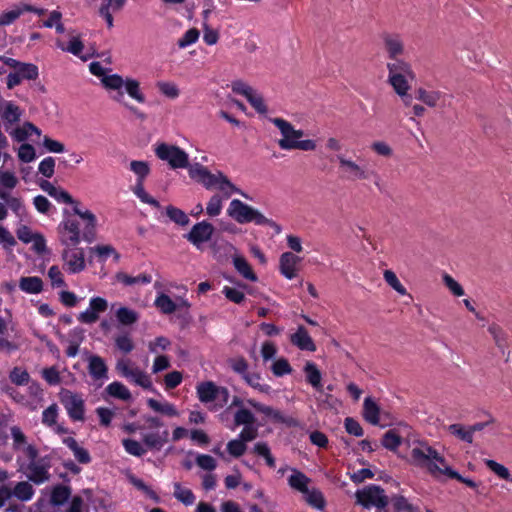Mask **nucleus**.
<instances>
[{
    "label": "nucleus",
    "mask_w": 512,
    "mask_h": 512,
    "mask_svg": "<svg viewBox=\"0 0 512 512\" xmlns=\"http://www.w3.org/2000/svg\"><path fill=\"white\" fill-rule=\"evenodd\" d=\"M39 76L38 68L32 63H23L18 68L14 69L7 76V88L13 89L19 85L23 80H35Z\"/></svg>",
    "instance_id": "nucleus-16"
},
{
    "label": "nucleus",
    "mask_w": 512,
    "mask_h": 512,
    "mask_svg": "<svg viewBox=\"0 0 512 512\" xmlns=\"http://www.w3.org/2000/svg\"><path fill=\"white\" fill-rule=\"evenodd\" d=\"M64 268L72 274L83 271L86 267L85 254L82 248L76 246H65L62 252Z\"/></svg>",
    "instance_id": "nucleus-13"
},
{
    "label": "nucleus",
    "mask_w": 512,
    "mask_h": 512,
    "mask_svg": "<svg viewBox=\"0 0 512 512\" xmlns=\"http://www.w3.org/2000/svg\"><path fill=\"white\" fill-rule=\"evenodd\" d=\"M303 494L305 495V500L309 505H311L317 509H322L324 507V504H325L324 498H323L322 493L319 490L307 489V492H304Z\"/></svg>",
    "instance_id": "nucleus-58"
},
{
    "label": "nucleus",
    "mask_w": 512,
    "mask_h": 512,
    "mask_svg": "<svg viewBox=\"0 0 512 512\" xmlns=\"http://www.w3.org/2000/svg\"><path fill=\"white\" fill-rule=\"evenodd\" d=\"M115 316L117 321L123 326H131L139 320V313L126 306L119 307L115 312Z\"/></svg>",
    "instance_id": "nucleus-35"
},
{
    "label": "nucleus",
    "mask_w": 512,
    "mask_h": 512,
    "mask_svg": "<svg viewBox=\"0 0 512 512\" xmlns=\"http://www.w3.org/2000/svg\"><path fill=\"white\" fill-rule=\"evenodd\" d=\"M215 178V186H217L218 189L223 192L225 198H229L232 193H238L245 196V194L233 183H231V181L223 173L218 172L215 175Z\"/></svg>",
    "instance_id": "nucleus-36"
},
{
    "label": "nucleus",
    "mask_w": 512,
    "mask_h": 512,
    "mask_svg": "<svg viewBox=\"0 0 512 512\" xmlns=\"http://www.w3.org/2000/svg\"><path fill=\"white\" fill-rule=\"evenodd\" d=\"M155 153L173 169L188 167V154L178 146L162 143L157 146Z\"/></svg>",
    "instance_id": "nucleus-10"
},
{
    "label": "nucleus",
    "mask_w": 512,
    "mask_h": 512,
    "mask_svg": "<svg viewBox=\"0 0 512 512\" xmlns=\"http://www.w3.org/2000/svg\"><path fill=\"white\" fill-rule=\"evenodd\" d=\"M59 408L56 403L51 404L42 412V423L47 427H53L57 423Z\"/></svg>",
    "instance_id": "nucleus-53"
},
{
    "label": "nucleus",
    "mask_w": 512,
    "mask_h": 512,
    "mask_svg": "<svg viewBox=\"0 0 512 512\" xmlns=\"http://www.w3.org/2000/svg\"><path fill=\"white\" fill-rule=\"evenodd\" d=\"M115 347L124 354L133 351L135 345L128 333L119 334L114 338Z\"/></svg>",
    "instance_id": "nucleus-46"
},
{
    "label": "nucleus",
    "mask_w": 512,
    "mask_h": 512,
    "mask_svg": "<svg viewBox=\"0 0 512 512\" xmlns=\"http://www.w3.org/2000/svg\"><path fill=\"white\" fill-rule=\"evenodd\" d=\"M228 363L231 369L241 375L242 378L249 373L248 362L243 357L231 358L228 360Z\"/></svg>",
    "instance_id": "nucleus-63"
},
{
    "label": "nucleus",
    "mask_w": 512,
    "mask_h": 512,
    "mask_svg": "<svg viewBox=\"0 0 512 512\" xmlns=\"http://www.w3.org/2000/svg\"><path fill=\"white\" fill-rule=\"evenodd\" d=\"M244 381L253 389L259 391L260 393L268 394L271 390V387L268 384H264L261 382V376L258 373H248L244 376Z\"/></svg>",
    "instance_id": "nucleus-44"
},
{
    "label": "nucleus",
    "mask_w": 512,
    "mask_h": 512,
    "mask_svg": "<svg viewBox=\"0 0 512 512\" xmlns=\"http://www.w3.org/2000/svg\"><path fill=\"white\" fill-rule=\"evenodd\" d=\"M154 305L163 314H172L177 310V305L164 293H161L156 297Z\"/></svg>",
    "instance_id": "nucleus-42"
},
{
    "label": "nucleus",
    "mask_w": 512,
    "mask_h": 512,
    "mask_svg": "<svg viewBox=\"0 0 512 512\" xmlns=\"http://www.w3.org/2000/svg\"><path fill=\"white\" fill-rule=\"evenodd\" d=\"M3 106L4 108L0 115L3 120L4 128L8 132L12 124L20 121L22 110L11 101H4Z\"/></svg>",
    "instance_id": "nucleus-20"
},
{
    "label": "nucleus",
    "mask_w": 512,
    "mask_h": 512,
    "mask_svg": "<svg viewBox=\"0 0 512 512\" xmlns=\"http://www.w3.org/2000/svg\"><path fill=\"white\" fill-rule=\"evenodd\" d=\"M414 79L415 77L393 76L388 77V83L393 87L396 94L403 98L410 89L409 82Z\"/></svg>",
    "instance_id": "nucleus-39"
},
{
    "label": "nucleus",
    "mask_w": 512,
    "mask_h": 512,
    "mask_svg": "<svg viewBox=\"0 0 512 512\" xmlns=\"http://www.w3.org/2000/svg\"><path fill=\"white\" fill-rule=\"evenodd\" d=\"M9 378L12 383L18 386L26 385L30 381V375L21 367H14L9 374Z\"/></svg>",
    "instance_id": "nucleus-55"
},
{
    "label": "nucleus",
    "mask_w": 512,
    "mask_h": 512,
    "mask_svg": "<svg viewBox=\"0 0 512 512\" xmlns=\"http://www.w3.org/2000/svg\"><path fill=\"white\" fill-rule=\"evenodd\" d=\"M125 4L126 0H102L99 15L105 19L108 28H112L114 25L112 12L120 11Z\"/></svg>",
    "instance_id": "nucleus-22"
},
{
    "label": "nucleus",
    "mask_w": 512,
    "mask_h": 512,
    "mask_svg": "<svg viewBox=\"0 0 512 512\" xmlns=\"http://www.w3.org/2000/svg\"><path fill=\"white\" fill-rule=\"evenodd\" d=\"M387 63V70H388V77L393 76H405V77H415V74L412 70L411 65L399 58L396 59H390Z\"/></svg>",
    "instance_id": "nucleus-25"
},
{
    "label": "nucleus",
    "mask_w": 512,
    "mask_h": 512,
    "mask_svg": "<svg viewBox=\"0 0 512 512\" xmlns=\"http://www.w3.org/2000/svg\"><path fill=\"white\" fill-rule=\"evenodd\" d=\"M488 332L492 336L495 345L500 350H504L507 346V334L506 332L496 323H492L488 327Z\"/></svg>",
    "instance_id": "nucleus-41"
},
{
    "label": "nucleus",
    "mask_w": 512,
    "mask_h": 512,
    "mask_svg": "<svg viewBox=\"0 0 512 512\" xmlns=\"http://www.w3.org/2000/svg\"><path fill=\"white\" fill-rule=\"evenodd\" d=\"M8 132L17 142L25 141L32 133H35L37 136L41 135V131L31 122H25L21 127L9 130Z\"/></svg>",
    "instance_id": "nucleus-34"
},
{
    "label": "nucleus",
    "mask_w": 512,
    "mask_h": 512,
    "mask_svg": "<svg viewBox=\"0 0 512 512\" xmlns=\"http://www.w3.org/2000/svg\"><path fill=\"white\" fill-rule=\"evenodd\" d=\"M380 37L388 59H396L404 55L405 44L400 34L383 32Z\"/></svg>",
    "instance_id": "nucleus-15"
},
{
    "label": "nucleus",
    "mask_w": 512,
    "mask_h": 512,
    "mask_svg": "<svg viewBox=\"0 0 512 512\" xmlns=\"http://www.w3.org/2000/svg\"><path fill=\"white\" fill-rule=\"evenodd\" d=\"M34 496L33 486L30 481H21L16 483L11 490V497H15L22 502L30 501Z\"/></svg>",
    "instance_id": "nucleus-33"
},
{
    "label": "nucleus",
    "mask_w": 512,
    "mask_h": 512,
    "mask_svg": "<svg viewBox=\"0 0 512 512\" xmlns=\"http://www.w3.org/2000/svg\"><path fill=\"white\" fill-rule=\"evenodd\" d=\"M166 214L171 221L180 226H187L190 222L187 214L183 210L172 205L166 207Z\"/></svg>",
    "instance_id": "nucleus-43"
},
{
    "label": "nucleus",
    "mask_w": 512,
    "mask_h": 512,
    "mask_svg": "<svg viewBox=\"0 0 512 512\" xmlns=\"http://www.w3.org/2000/svg\"><path fill=\"white\" fill-rule=\"evenodd\" d=\"M410 457L412 465L426 469L434 477L445 475V468H449L445 458L425 442L416 444L411 449Z\"/></svg>",
    "instance_id": "nucleus-2"
},
{
    "label": "nucleus",
    "mask_w": 512,
    "mask_h": 512,
    "mask_svg": "<svg viewBox=\"0 0 512 512\" xmlns=\"http://www.w3.org/2000/svg\"><path fill=\"white\" fill-rule=\"evenodd\" d=\"M336 159L339 163L340 172L347 180L360 181L375 179V184L378 185L377 180H379L380 177L376 171L369 169L367 166L358 164L347 158L344 154H338Z\"/></svg>",
    "instance_id": "nucleus-6"
},
{
    "label": "nucleus",
    "mask_w": 512,
    "mask_h": 512,
    "mask_svg": "<svg viewBox=\"0 0 512 512\" xmlns=\"http://www.w3.org/2000/svg\"><path fill=\"white\" fill-rule=\"evenodd\" d=\"M233 265L240 275L245 279L256 282L258 280L257 275L253 272L248 261L241 255L233 256Z\"/></svg>",
    "instance_id": "nucleus-32"
},
{
    "label": "nucleus",
    "mask_w": 512,
    "mask_h": 512,
    "mask_svg": "<svg viewBox=\"0 0 512 512\" xmlns=\"http://www.w3.org/2000/svg\"><path fill=\"white\" fill-rule=\"evenodd\" d=\"M236 425L250 426L255 422V417L248 409H239L234 415Z\"/></svg>",
    "instance_id": "nucleus-62"
},
{
    "label": "nucleus",
    "mask_w": 512,
    "mask_h": 512,
    "mask_svg": "<svg viewBox=\"0 0 512 512\" xmlns=\"http://www.w3.org/2000/svg\"><path fill=\"white\" fill-rule=\"evenodd\" d=\"M90 72L101 78V83L108 91H114L115 94L111 96L112 100L117 103H123V89L126 93L138 103H144L146 97L141 91L140 83L133 78L124 79L119 74L106 75V69L99 62H92L89 65Z\"/></svg>",
    "instance_id": "nucleus-1"
},
{
    "label": "nucleus",
    "mask_w": 512,
    "mask_h": 512,
    "mask_svg": "<svg viewBox=\"0 0 512 512\" xmlns=\"http://www.w3.org/2000/svg\"><path fill=\"white\" fill-rule=\"evenodd\" d=\"M447 429L452 435L456 436L462 441H465L467 443L473 442V437L471 436V431H469V428L466 429L461 424H451L448 426Z\"/></svg>",
    "instance_id": "nucleus-57"
},
{
    "label": "nucleus",
    "mask_w": 512,
    "mask_h": 512,
    "mask_svg": "<svg viewBox=\"0 0 512 512\" xmlns=\"http://www.w3.org/2000/svg\"><path fill=\"white\" fill-rule=\"evenodd\" d=\"M271 370L273 374L277 377L284 376L286 374H290L292 372V368L285 358L277 359L271 366Z\"/></svg>",
    "instance_id": "nucleus-64"
},
{
    "label": "nucleus",
    "mask_w": 512,
    "mask_h": 512,
    "mask_svg": "<svg viewBox=\"0 0 512 512\" xmlns=\"http://www.w3.org/2000/svg\"><path fill=\"white\" fill-rule=\"evenodd\" d=\"M384 280L392 287L396 292L401 295H407L406 288L401 284L397 275L392 270H385L383 273Z\"/></svg>",
    "instance_id": "nucleus-54"
},
{
    "label": "nucleus",
    "mask_w": 512,
    "mask_h": 512,
    "mask_svg": "<svg viewBox=\"0 0 512 512\" xmlns=\"http://www.w3.org/2000/svg\"><path fill=\"white\" fill-rule=\"evenodd\" d=\"M88 371L94 380H106L108 378V367L100 356L91 355L88 358Z\"/></svg>",
    "instance_id": "nucleus-21"
},
{
    "label": "nucleus",
    "mask_w": 512,
    "mask_h": 512,
    "mask_svg": "<svg viewBox=\"0 0 512 512\" xmlns=\"http://www.w3.org/2000/svg\"><path fill=\"white\" fill-rule=\"evenodd\" d=\"M19 288L27 294H38L43 290V281L37 276L21 277Z\"/></svg>",
    "instance_id": "nucleus-31"
},
{
    "label": "nucleus",
    "mask_w": 512,
    "mask_h": 512,
    "mask_svg": "<svg viewBox=\"0 0 512 512\" xmlns=\"http://www.w3.org/2000/svg\"><path fill=\"white\" fill-rule=\"evenodd\" d=\"M310 479L301 471L292 469V474L288 478V484L291 488L304 493L307 492Z\"/></svg>",
    "instance_id": "nucleus-37"
},
{
    "label": "nucleus",
    "mask_w": 512,
    "mask_h": 512,
    "mask_svg": "<svg viewBox=\"0 0 512 512\" xmlns=\"http://www.w3.org/2000/svg\"><path fill=\"white\" fill-rule=\"evenodd\" d=\"M213 233L214 226L204 220L193 225L191 230L184 235V238L197 249H201L204 243L211 240Z\"/></svg>",
    "instance_id": "nucleus-14"
},
{
    "label": "nucleus",
    "mask_w": 512,
    "mask_h": 512,
    "mask_svg": "<svg viewBox=\"0 0 512 512\" xmlns=\"http://www.w3.org/2000/svg\"><path fill=\"white\" fill-rule=\"evenodd\" d=\"M301 257L292 252H284L279 258L280 273L287 279L291 280L298 275Z\"/></svg>",
    "instance_id": "nucleus-17"
},
{
    "label": "nucleus",
    "mask_w": 512,
    "mask_h": 512,
    "mask_svg": "<svg viewBox=\"0 0 512 512\" xmlns=\"http://www.w3.org/2000/svg\"><path fill=\"white\" fill-rule=\"evenodd\" d=\"M58 397L72 421H85V400L81 394L69 389H61Z\"/></svg>",
    "instance_id": "nucleus-7"
},
{
    "label": "nucleus",
    "mask_w": 512,
    "mask_h": 512,
    "mask_svg": "<svg viewBox=\"0 0 512 512\" xmlns=\"http://www.w3.org/2000/svg\"><path fill=\"white\" fill-rule=\"evenodd\" d=\"M63 443L73 452L75 459L81 464H88L91 461L89 452L81 447L73 437H66Z\"/></svg>",
    "instance_id": "nucleus-30"
},
{
    "label": "nucleus",
    "mask_w": 512,
    "mask_h": 512,
    "mask_svg": "<svg viewBox=\"0 0 512 512\" xmlns=\"http://www.w3.org/2000/svg\"><path fill=\"white\" fill-rule=\"evenodd\" d=\"M227 214L239 224L254 222L257 225H264L268 223V219L261 212L239 199H233L230 202Z\"/></svg>",
    "instance_id": "nucleus-5"
},
{
    "label": "nucleus",
    "mask_w": 512,
    "mask_h": 512,
    "mask_svg": "<svg viewBox=\"0 0 512 512\" xmlns=\"http://www.w3.org/2000/svg\"><path fill=\"white\" fill-rule=\"evenodd\" d=\"M247 403L251 407L255 408L258 412L263 413L264 415L270 417L271 419H273L276 422L285 423L290 426L295 424V420L293 418L285 417L279 410H276L271 406L263 405V404L255 401L254 399H248Z\"/></svg>",
    "instance_id": "nucleus-19"
},
{
    "label": "nucleus",
    "mask_w": 512,
    "mask_h": 512,
    "mask_svg": "<svg viewBox=\"0 0 512 512\" xmlns=\"http://www.w3.org/2000/svg\"><path fill=\"white\" fill-rule=\"evenodd\" d=\"M105 391L110 395L111 397L123 400V401H129L132 398L131 392L129 389L122 384L121 382H112L110 383Z\"/></svg>",
    "instance_id": "nucleus-40"
},
{
    "label": "nucleus",
    "mask_w": 512,
    "mask_h": 512,
    "mask_svg": "<svg viewBox=\"0 0 512 512\" xmlns=\"http://www.w3.org/2000/svg\"><path fill=\"white\" fill-rule=\"evenodd\" d=\"M446 94L438 90L419 88L416 98L429 107L444 106Z\"/></svg>",
    "instance_id": "nucleus-23"
},
{
    "label": "nucleus",
    "mask_w": 512,
    "mask_h": 512,
    "mask_svg": "<svg viewBox=\"0 0 512 512\" xmlns=\"http://www.w3.org/2000/svg\"><path fill=\"white\" fill-rule=\"evenodd\" d=\"M189 172V176L202 183L207 189H210L215 186L216 174H212L206 167L202 166L199 163L189 164L186 167Z\"/></svg>",
    "instance_id": "nucleus-18"
},
{
    "label": "nucleus",
    "mask_w": 512,
    "mask_h": 512,
    "mask_svg": "<svg viewBox=\"0 0 512 512\" xmlns=\"http://www.w3.org/2000/svg\"><path fill=\"white\" fill-rule=\"evenodd\" d=\"M355 496L357 503L365 508L374 506L378 509H384L388 504V497L385 491L377 485H369L363 490H358Z\"/></svg>",
    "instance_id": "nucleus-9"
},
{
    "label": "nucleus",
    "mask_w": 512,
    "mask_h": 512,
    "mask_svg": "<svg viewBox=\"0 0 512 512\" xmlns=\"http://www.w3.org/2000/svg\"><path fill=\"white\" fill-rule=\"evenodd\" d=\"M306 381L318 392H322L323 385L321 383L322 374L315 363L307 361L304 365Z\"/></svg>",
    "instance_id": "nucleus-26"
},
{
    "label": "nucleus",
    "mask_w": 512,
    "mask_h": 512,
    "mask_svg": "<svg viewBox=\"0 0 512 512\" xmlns=\"http://www.w3.org/2000/svg\"><path fill=\"white\" fill-rule=\"evenodd\" d=\"M50 197L54 198L58 202L74 205L73 212L83 220L87 221L85 232L83 233V239L89 243L92 242L95 235L97 222L96 216L89 210L81 211L78 208L79 202L74 200L73 197L61 187H57Z\"/></svg>",
    "instance_id": "nucleus-4"
},
{
    "label": "nucleus",
    "mask_w": 512,
    "mask_h": 512,
    "mask_svg": "<svg viewBox=\"0 0 512 512\" xmlns=\"http://www.w3.org/2000/svg\"><path fill=\"white\" fill-rule=\"evenodd\" d=\"M271 122L280 130L282 138L278 140V145L283 150L295 149L297 141L302 138L304 132L296 130L290 122L282 118H272Z\"/></svg>",
    "instance_id": "nucleus-11"
},
{
    "label": "nucleus",
    "mask_w": 512,
    "mask_h": 512,
    "mask_svg": "<svg viewBox=\"0 0 512 512\" xmlns=\"http://www.w3.org/2000/svg\"><path fill=\"white\" fill-rule=\"evenodd\" d=\"M117 372L130 382L144 388L151 389L152 381L150 376L135 365L129 359H119L116 363Z\"/></svg>",
    "instance_id": "nucleus-8"
},
{
    "label": "nucleus",
    "mask_w": 512,
    "mask_h": 512,
    "mask_svg": "<svg viewBox=\"0 0 512 512\" xmlns=\"http://www.w3.org/2000/svg\"><path fill=\"white\" fill-rule=\"evenodd\" d=\"M59 239L64 246H77L81 240L80 225L76 219L65 217L58 226Z\"/></svg>",
    "instance_id": "nucleus-12"
},
{
    "label": "nucleus",
    "mask_w": 512,
    "mask_h": 512,
    "mask_svg": "<svg viewBox=\"0 0 512 512\" xmlns=\"http://www.w3.org/2000/svg\"><path fill=\"white\" fill-rule=\"evenodd\" d=\"M485 464L499 478L512 482V476L508 468H506L504 465L491 459H486Z\"/></svg>",
    "instance_id": "nucleus-51"
},
{
    "label": "nucleus",
    "mask_w": 512,
    "mask_h": 512,
    "mask_svg": "<svg viewBox=\"0 0 512 512\" xmlns=\"http://www.w3.org/2000/svg\"><path fill=\"white\" fill-rule=\"evenodd\" d=\"M401 444V437L395 430L387 431L382 438V445L389 450H396Z\"/></svg>",
    "instance_id": "nucleus-59"
},
{
    "label": "nucleus",
    "mask_w": 512,
    "mask_h": 512,
    "mask_svg": "<svg viewBox=\"0 0 512 512\" xmlns=\"http://www.w3.org/2000/svg\"><path fill=\"white\" fill-rule=\"evenodd\" d=\"M218 386L212 381L201 382L197 385V395L202 403L216 401Z\"/></svg>",
    "instance_id": "nucleus-29"
},
{
    "label": "nucleus",
    "mask_w": 512,
    "mask_h": 512,
    "mask_svg": "<svg viewBox=\"0 0 512 512\" xmlns=\"http://www.w3.org/2000/svg\"><path fill=\"white\" fill-rule=\"evenodd\" d=\"M115 277L118 282L123 283L126 286H131V285L138 284V283L146 284V283L151 282V276L147 275V274H142V275L133 277V276L127 275L126 273L118 272Z\"/></svg>",
    "instance_id": "nucleus-45"
},
{
    "label": "nucleus",
    "mask_w": 512,
    "mask_h": 512,
    "mask_svg": "<svg viewBox=\"0 0 512 512\" xmlns=\"http://www.w3.org/2000/svg\"><path fill=\"white\" fill-rule=\"evenodd\" d=\"M147 403H148L149 407L156 412H160V413H163L168 416H177L178 415V412L175 409V407L168 402L160 403L159 401L151 398L147 401Z\"/></svg>",
    "instance_id": "nucleus-50"
},
{
    "label": "nucleus",
    "mask_w": 512,
    "mask_h": 512,
    "mask_svg": "<svg viewBox=\"0 0 512 512\" xmlns=\"http://www.w3.org/2000/svg\"><path fill=\"white\" fill-rule=\"evenodd\" d=\"M174 497L184 505H192L195 496L190 489L182 488L180 483H174Z\"/></svg>",
    "instance_id": "nucleus-48"
},
{
    "label": "nucleus",
    "mask_w": 512,
    "mask_h": 512,
    "mask_svg": "<svg viewBox=\"0 0 512 512\" xmlns=\"http://www.w3.org/2000/svg\"><path fill=\"white\" fill-rule=\"evenodd\" d=\"M246 99L258 113L264 114L267 112V106L265 105L264 99L256 90L249 94Z\"/></svg>",
    "instance_id": "nucleus-61"
},
{
    "label": "nucleus",
    "mask_w": 512,
    "mask_h": 512,
    "mask_svg": "<svg viewBox=\"0 0 512 512\" xmlns=\"http://www.w3.org/2000/svg\"><path fill=\"white\" fill-rule=\"evenodd\" d=\"M23 451L30 459L24 470L27 479L36 485L48 482L51 478L49 461L45 458L37 459L38 450L33 445H27Z\"/></svg>",
    "instance_id": "nucleus-3"
},
{
    "label": "nucleus",
    "mask_w": 512,
    "mask_h": 512,
    "mask_svg": "<svg viewBox=\"0 0 512 512\" xmlns=\"http://www.w3.org/2000/svg\"><path fill=\"white\" fill-rule=\"evenodd\" d=\"M290 341L293 345L298 347L300 350H306L314 352L316 345L312 338L308 334L307 330L303 326H299L297 331L290 336Z\"/></svg>",
    "instance_id": "nucleus-24"
},
{
    "label": "nucleus",
    "mask_w": 512,
    "mask_h": 512,
    "mask_svg": "<svg viewBox=\"0 0 512 512\" xmlns=\"http://www.w3.org/2000/svg\"><path fill=\"white\" fill-rule=\"evenodd\" d=\"M57 47L63 51H67L75 56L81 57V52L84 49L83 42L78 36L72 37L68 43V46H64L62 42H57Z\"/></svg>",
    "instance_id": "nucleus-49"
},
{
    "label": "nucleus",
    "mask_w": 512,
    "mask_h": 512,
    "mask_svg": "<svg viewBox=\"0 0 512 512\" xmlns=\"http://www.w3.org/2000/svg\"><path fill=\"white\" fill-rule=\"evenodd\" d=\"M135 195L143 202L149 205L154 206L155 208H160V203L150 196L144 189L143 181H137L134 189Z\"/></svg>",
    "instance_id": "nucleus-52"
},
{
    "label": "nucleus",
    "mask_w": 512,
    "mask_h": 512,
    "mask_svg": "<svg viewBox=\"0 0 512 512\" xmlns=\"http://www.w3.org/2000/svg\"><path fill=\"white\" fill-rule=\"evenodd\" d=\"M200 32L196 28H190L187 30L184 35L178 39L177 45L179 48L184 49L194 43H196L199 39Z\"/></svg>",
    "instance_id": "nucleus-56"
},
{
    "label": "nucleus",
    "mask_w": 512,
    "mask_h": 512,
    "mask_svg": "<svg viewBox=\"0 0 512 512\" xmlns=\"http://www.w3.org/2000/svg\"><path fill=\"white\" fill-rule=\"evenodd\" d=\"M379 413V406L372 400V398H365L363 404V416L365 420L372 425H378L380 420Z\"/></svg>",
    "instance_id": "nucleus-38"
},
{
    "label": "nucleus",
    "mask_w": 512,
    "mask_h": 512,
    "mask_svg": "<svg viewBox=\"0 0 512 512\" xmlns=\"http://www.w3.org/2000/svg\"><path fill=\"white\" fill-rule=\"evenodd\" d=\"M71 491L69 487L64 485H57L51 493V503L59 506L64 504L70 497Z\"/></svg>",
    "instance_id": "nucleus-47"
},
{
    "label": "nucleus",
    "mask_w": 512,
    "mask_h": 512,
    "mask_svg": "<svg viewBox=\"0 0 512 512\" xmlns=\"http://www.w3.org/2000/svg\"><path fill=\"white\" fill-rule=\"evenodd\" d=\"M169 432L164 429L163 431L144 433L142 435V440L144 444L150 448L155 450H160L164 444L168 441Z\"/></svg>",
    "instance_id": "nucleus-27"
},
{
    "label": "nucleus",
    "mask_w": 512,
    "mask_h": 512,
    "mask_svg": "<svg viewBox=\"0 0 512 512\" xmlns=\"http://www.w3.org/2000/svg\"><path fill=\"white\" fill-rule=\"evenodd\" d=\"M122 444L127 453L133 456L141 457L146 453V449L142 444L133 439H124Z\"/></svg>",
    "instance_id": "nucleus-60"
},
{
    "label": "nucleus",
    "mask_w": 512,
    "mask_h": 512,
    "mask_svg": "<svg viewBox=\"0 0 512 512\" xmlns=\"http://www.w3.org/2000/svg\"><path fill=\"white\" fill-rule=\"evenodd\" d=\"M25 10H33V6L27 4L15 5L10 10L2 12L0 14V26H8L14 23Z\"/></svg>",
    "instance_id": "nucleus-28"
}]
</instances>
